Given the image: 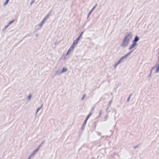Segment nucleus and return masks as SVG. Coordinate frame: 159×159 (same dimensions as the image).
<instances>
[{"label": "nucleus", "mask_w": 159, "mask_h": 159, "mask_svg": "<svg viewBox=\"0 0 159 159\" xmlns=\"http://www.w3.org/2000/svg\"><path fill=\"white\" fill-rule=\"evenodd\" d=\"M131 38V35L130 34H128L125 38L122 44V46L124 47L127 46L130 39Z\"/></svg>", "instance_id": "nucleus-1"}, {"label": "nucleus", "mask_w": 159, "mask_h": 159, "mask_svg": "<svg viewBox=\"0 0 159 159\" xmlns=\"http://www.w3.org/2000/svg\"><path fill=\"white\" fill-rule=\"evenodd\" d=\"M74 47L75 46H73L72 45V46H71V47L67 51L66 54L67 55H68L70 53V52L74 49Z\"/></svg>", "instance_id": "nucleus-2"}, {"label": "nucleus", "mask_w": 159, "mask_h": 159, "mask_svg": "<svg viewBox=\"0 0 159 159\" xmlns=\"http://www.w3.org/2000/svg\"><path fill=\"white\" fill-rule=\"evenodd\" d=\"M80 37H78L76 40L75 41L73 44H72V45L73 46H75L78 43V42L79 41V40H80Z\"/></svg>", "instance_id": "nucleus-3"}, {"label": "nucleus", "mask_w": 159, "mask_h": 159, "mask_svg": "<svg viewBox=\"0 0 159 159\" xmlns=\"http://www.w3.org/2000/svg\"><path fill=\"white\" fill-rule=\"evenodd\" d=\"M137 43L136 42H133V43L132 44V45L129 47V49L130 50L131 49L134 48L135 46L136 45Z\"/></svg>", "instance_id": "nucleus-4"}, {"label": "nucleus", "mask_w": 159, "mask_h": 159, "mask_svg": "<svg viewBox=\"0 0 159 159\" xmlns=\"http://www.w3.org/2000/svg\"><path fill=\"white\" fill-rule=\"evenodd\" d=\"M157 65L155 66V67L157 68L156 72L157 73L159 71V63H157Z\"/></svg>", "instance_id": "nucleus-5"}, {"label": "nucleus", "mask_w": 159, "mask_h": 159, "mask_svg": "<svg viewBox=\"0 0 159 159\" xmlns=\"http://www.w3.org/2000/svg\"><path fill=\"white\" fill-rule=\"evenodd\" d=\"M139 40V37L136 36L134 39V41H133V42H136L138 41Z\"/></svg>", "instance_id": "nucleus-6"}, {"label": "nucleus", "mask_w": 159, "mask_h": 159, "mask_svg": "<svg viewBox=\"0 0 159 159\" xmlns=\"http://www.w3.org/2000/svg\"><path fill=\"white\" fill-rule=\"evenodd\" d=\"M92 114V113H89V114L88 115V116L86 118V121L89 118L91 115Z\"/></svg>", "instance_id": "nucleus-7"}, {"label": "nucleus", "mask_w": 159, "mask_h": 159, "mask_svg": "<svg viewBox=\"0 0 159 159\" xmlns=\"http://www.w3.org/2000/svg\"><path fill=\"white\" fill-rule=\"evenodd\" d=\"M67 70V69L66 68H63L62 72H66Z\"/></svg>", "instance_id": "nucleus-8"}, {"label": "nucleus", "mask_w": 159, "mask_h": 159, "mask_svg": "<svg viewBox=\"0 0 159 159\" xmlns=\"http://www.w3.org/2000/svg\"><path fill=\"white\" fill-rule=\"evenodd\" d=\"M9 0H6L4 4V5H6L8 2Z\"/></svg>", "instance_id": "nucleus-9"}, {"label": "nucleus", "mask_w": 159, "mask_h": 159, "mask_svg": "<svg viewBox=\"0 0 159 159\" xmlns=\"http://www.w3.org/2000/svg\"><path fill=\"white\" fill-rule=\"evenodd\" d=\"M35 0H31V2L30 3V4L31 5L32 4L34 3V2H35Z\"/></svg>", "instance_id": "nucleus-10"}, {"label": "nucleus", "mask_w": 159, "mask_h": 159, "mask_svg": "<svg viewBox=\"0 0 159 159\" xmlns=\"http://www.w3.org/2000/svg\"><path fill=\"white\" fill-rule=\"evenodd\" d=\"M14 21V20H12V21L10 22L8 24V25H10L12 23H13Z\"/></svg>", "instance_id": "nucleus-11"}, {"label": "nucleus", "mask_w": 159, "mask_h": 159, "mask_svg": "<svg viewBox=\"0 0 159 159\" xmlns=\"http://www.w3.org/2000/svg\"><path fill=\"white\" fill-rule=\"evenodd\" d=\"M129 54H128L126 55L124 57H123L122 58H124L126 57L127 56H128L129 55Z\"/></svg>", "instance_id": "nucleus-12"}, {"label": "nucleus", "mask_w": 159, "mask_h": 159, "mask_svg": "<svg viewBox=\"0 0 159 159\" xmlns=\"http://www.w3.org/2000/svg\"><path fill=\"white\" fill-rule=\"evenodd\" d=\"M158 60L157 61V63H159V52L158 53Z\"/></svg>", "instance_id": "nucleus-13"}, {"label": "nucleus", "mask_w": 159, "mask_h": 159, "mask_svg": "<svg viewBox=\"0 0 159 159\" xmlns=\"http://www.w3.org/2000/svg\"><path fill=\"white\" fill-rule=\"evenodd\" d=\"M40 109V108H38V109H37V111H36V113H37L39 111V110Z\"/></svg>", "instance_id": "nucleus-14"}, {"label": "nucleus", "mask_w": 159, "mask_h": 159, "mask_svg": "<svg viewBox=\"0 0 159 159\" xmlns=\"http://www.w3.org/2000/svg\"><path fill=\"white\" fill-rule=\"evenodd\" d=\"M82 34H83V33H82L79 37H80V38L81 37Z\"/></svg>", "instance_id": "nucleus-15"}, {"label": "nucleus", "mask_w": 159, "mask_h": 159, "mask_svg": "<svg viewBox=\"0 0 159 159\" xmlns=\"http://www.w3.org/2000/svg\"><path fill=\"white\" fill-rule=\"evenodd\" d=\"M87 121H86V119H85V121H84L85 123H86V122Z\"/></svg>", "instance_id": "nucleus-16"}, {"label": "nucleus", "mask_w": 159, "mask_h": 159, "mask_svg": "<svg viewBox=\"0 0 159 159\" xmlns=\"http://www.w3.org/2000/svg\"><path fill=\"white\" fill-rule=\"evenodd\" d=\"M30 96H29V98L30 99Z\"/></svg>", "instance_id": "nucleus-17"}]
</instances>
